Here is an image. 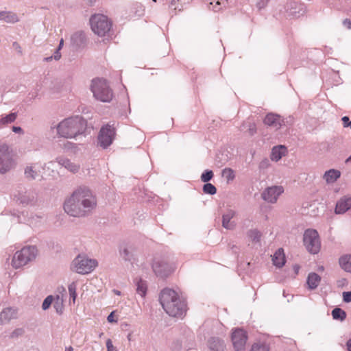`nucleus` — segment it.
<instances>
[{"label":"nucleus","instance_id":"29","mask_svg":"<svg viewBox=\"0 0 351 351\" xmlns=\"http://www.w3.org/2000/svg\"><path fill=\"white\" fill-rule=\"evenodd\" d=\"M43 219L42 215L32 213L27 217V222L31 227L38 228L43 225Z\"/></svg>","mask_w":351,"mask_h":351},{"label":"nucleus","instance_id":"57","mask_svg":"<svg viewBox=\"0 0 351 351\" xmlns=\"http://www.w3.org/2000/svg\"><path fill=\"white\" fill-rule=\"evenodd\" d=\"M293 269H294V271H295V274H298L299 269H300V267L298 265H295L293 266Z\"/></svg>","mask_w":351,"mask_h":351},{"label":"nucleus","instance_id":"44","mask_svg":"<svg viewBox=\"0 0 351 351\" xmlns=\"http://www.w3.org/2000/svg\"><path fill=\"white\" fill-rule=\"evenodd\" d=\"M270 166V162L268 158H263L259 163L260 169H266Z\"/></svg>","mask_w":351,"mask_h":351},{"label":"nucleus","instance_id":"1","mask_svg":"<svg viewBox=\"0 0 351 351\" xmlns=\"http://www.w3.org/2000/svg\"><path fill=\"white\" fill-rule=\"evenodd\" d=\"M97 205V197L87 186L75 189L64 203V210L70 216L84 217L90 215Z\"/></svg>","mask_w":351,"mask_h":351},{"label":"nucleus","instance_id":"34","mask_svg":"<svg viewBox=\"0 0 351 351\" xmlns=\"http://www.w3.org/2000/svg\"><path fill=\"white\" fill-rule=\"evenodd\" d=\"M136 292L142 298L145 296L147 293V285L145 282L141 280L136 282Z\"/></svg>","mask_w":351,"mask_h":351},{"label":"nucleus","instance_id":"48","mask_svg":"<svg viewBox=\"0 0 351 351\" xmlns=\"http://www.w3.org/2000/svg\"><path fill=\"white\" fill-rule=\"evenodd\" d=\"M343 300L346 302H351V291H345L343 293Z\"/></svg>","mask_w":351,"mask_h":351},{"label":"nucleus","instance_id":"46","mask_svg":"<svg viewBox=\"0 0 351 351\" xmlns=\"http://www.w3.org/2000/svg\"><path fill=\"white\" fill-rule=\"evenodd\" d=\"M107 351H118L117 349L113 346L111 339H108L106 341Z\"/></svg>","mask_w":351,"mask_h":351},{"label":"nucleus","instance_id":"38","mask_svg":"<svg viewBox=\"0 0 351 351\" xmlns=\"http://www.w3.org/2000/svg\"><path fill=\"white\" fill-rule=\"evenodd\" d=\"M203 191L206 194L215 195L217 193V189L213 184L206 183L203 186Z\"/></svg>","mask_w":351,"mask_h":351},{"label":"nucleus","instance_id":"47","mask_svg":"<svg viewBox=\"0 0 351 351\" xmlns=\"http://www.w3.org/2000/svg\"><path fill=\"white\" fill-rule=\"evenodd\" d=\"M341 120L343 121V125L344 128L350 127L351 128V121H350V119L348 117H347V116L343 117Z\"/></svg>","mask_w":351,"mask_h":351},{"label":"nucleus","instance_id":"21","mask_svg":"<svg viewBox=\"0 0 351 351\" xmlns=\"http://www.w3.org/2000/svg\"><path fill=\"white\" fill-rule=\"evenodd\" d=\"M263 122L265 125L274 127L276 129L280 128L282 125V120L280 117L278 115L272 113L268 114L264 119Z\"/></svg>","mask_w":351,"mask_h":351},{"label":"nucleus","instance_id":"24","mask_svg":"<svg viewBox=\"0 0 351 351\" xmlns=\"http://www.w3.org/2000/svg\"><path fill=\"white\" fill-rule=\"evenodd\" d=\"M56 160L59 165L64 167L65 169H68L72 173L77 172L80 169V166L72 162L67 158H58Z\"/></svg>","mask_w":351,"mask_h":351},{"label":"nucleus","instance_id":"11","mask_svg":"<svg viewBox=\"0 0 351 351\" xmlns=\"http://www.w3.org/2000/svg\"><path fill=\"white\" fill-rule=\"evenodd\" d=\"M115 136V129L110 125H106L102 127L98 135V145L104 149L110 146Z\"/></svg>","mask_w":351,"mask_h":351},{"label":"nucleus","instance_id":"6","mask_svg":"<svg viewBox=\"0 0 351 351\" xmlns=\"http://www.w3.org/2000/svg\"><path fill=\"white\" fill-rule=\"evenodd\" d=\"M97 265L95 259L89 258L84 255H78L72 263V269L81 274L90 273Z\"/></svg>","mask_w":351,"mask_h":351},{"label":"nucleus","instance_id":"36","mask_svg":"<svg viewBox=\"0 0 351 351\" xmlns=\"http://www.w3.org/2000/svg\"><path fill=\"white\" fill-rule=\"evenodd\" d=\"M76 289L77 285L75 282H71L68 287V290L70 296V302L72 300L73 304L75 302L77 297Z\"/></svg>","mask_w":351,"mask_h":351},{"label":"nucleus","instance_id":"62","mask_svg":"<svg viewBox=\"0 0 351 351\" xmlns=\"http://www.w3.org/2000/svg\"><path fill=\"white\" fill-rule=\"evenodd\" d=\"M127 338H128V341H131L132 340V334L129 333L127 336Z\"/></svg>","mask_w":351,"mask_h":351},{"label":"nucleus","instance_id":"18","mask_svg":"<svg viewBox=\"0 0 351 351\" xmlns=\"http://www.w3.org/2000/svg\"><path fill=\"white\" fill-rule=\"evenodd\" d=\"M237 215V212L232 209H228L222 215V226L227 230H234L236 223L231 219Z\"/></svg>","mask_w":351,"mask_h":351},{"label":"nucleus","instance_id":"26","mask_svg":"<svg viewBox=\"0 0 351 351\" xmlns=\"http://www.w3.org/2000/svg\"><path fill=\"white\" fill-rule=\"evenodd\" d=\"M341 176V172L337 169H330L326 171L324 176L323 178L325 180L326 183L332 184L334 183L338 178Z\"/></svg>","mask_w":351,"mask_h":351},{"label":"nucleus","instance_id":"25","mask_svg":"<svg viewBox=\"0 0 351 351\" xmlns=\"http://www.w3.org/2000/svg\"><path fill=\"white\" fill-rule=\"evenodd\" d=\"M208 346L211 351H223L225 344L223 340L218 337H212L208 341Z\"/></svg>","mask_w":351,"mask_h":351},{"label":"nucleus","instance_id":"13","mask_svg":"<svg viewBox=\"0 0 351 351\" xmlns=\"http://www.w3.org/2000/svg\"><path fill=\"white\" fill-rule=\"evenodd\" d=\"M284 192L282 186H272L266 188L261 194L262 198L269 203H276L278 197Z\"/></svg>","mask_w":351,"mask_h":351},{"label":"nucleus","instance_id":"2","mask_svg":"<svg viewBox=\"0 0 351 351\" xmlns=\"http://www.w3.org/2000/svg\"><path fill=\"white\" fill-rule=\"evenodd\" d=\"M159 301L164 311L171 317H181L186 311V304L173 289L165 288L160 293Z\"/></svg>","mask_w":351,"mask_h":351},{"label":"nucleus","instance_id":"39","mask_svg":"<svg viewBox=\"0 0 351 351\" xmlns=\"http://www.w3.org/2000/svg\"><path fill=\"white\" fill-rule=\"evenodd\" d=\"M222 176L225 177L228 181L232 180L235 176L234 171L230 168H226L222 171Z\"/></svg>","mask_w":351,"mask_h":351},{"label":"nucleus","instance_id":"56","mask_svg":"<svg viewBox=\"0 0 351 351\" xmlns=\"http://www.w3.org/2000/svg\"><path fill=\"white\" fill-rule=\"evenodd\" d=\"M347 347L348 351H351V339L347 342Z\"/></svg>","mask_w":351,"mask_h":351},{"label":"nucleus","instance_id":"27","mask_svg":"<svg viewBox=\"0 0 351 351\" xmlns=\"http://www.w3.org/2000/svg\"><path fill=\"white\" fill-rule=\"evenodd\" d=\"M339 264L343 271L351 274V254H344L340 256Z\"/></svg>","mask_w":351,"mask_h":351},{"label":"nucleus","instance_id":"40","mask_svg":"<svg viewBox=\"0 0 351 351\" xmlns=\"http://www.w3.org/2000/svg\"><path fill=\"white\" fill-rule=\"evenodd\" d=\"M53 300H54V298L53 297V295H48L43 301V304H42V308L43 310H47L48 309L50 306L51 305V304L53 302Z\"/></svg>","mask_w":351,"mask_h":351},{"label":"nucleus","instance_id":"45","mask_svg":"<svg viewBox=\"0 0 351 351\" xmlns=\"http://www.w3.org/2000/svg\"><path fill=\"white\" fill-rule=\"evenodd\" d=\"M23 333L24 330L23 328H16L11 333L10 337L12 338H15L21 336Z\"/></svg>","mask_w":351,"mask_h":351},{"label":"nucleus","instance_id":"15","mask_svg":"<svg viewBox=\"0 0 351 351\" xmlns=\"http://www.w3.org/2000/svg\"><path fill=\"white\" fill-rule=\"evenodd\" d=\"M24 176L28 181L35 180L43 177L39 166L35 163L29 164L25 167Z\"/></svg>","mask_w":351,"mask_h":351},{"label":"nucleus","instance_id":"50","mask_svg":"<svg viewBox=\"0 0 351 351\" xmlns=\"http://www.w3.org/2000/svg\"><path fill=\"white\" fill-rule=\"evenodd\" d=\"M267 4L266 0H259L256 5L259 9L263 8Z\"/></svg>","mask_w":351,"mask_h":351},{"label":"nucleus","instance_id":"9","mask_svg":"<svg viewBox=\"0 0 351 351\" xmlns=\"http://www.w3.org/2000/svg\"><path fill=\"white\" fill-rule=\"evenodd\" d=\"M304 244L306 250L311 254H317L321 247L319 237L317 230L308 229L304 233Z\"/></svg>","mask_w":351,"mask_h":351},{"label":"nucleus","instance_id":"33","mask_svg":"<svg viewBox=\"0 0 351 351\" xmlns=\"http://www.w3.org/2000/svg\"><path fill=\"white\" fill-rule=\"evenodd\" d=\"M332 316L334 319L343 321L346 317V312L340 308H335L332 311Z\"/></svg>","mask_w":351,"mask_h":351},{"label":"nucleus","instance_id":"42","mask_svg":"<svg viewBox=\"0 0 351 351\" xmlns=\"http://www.w3.org/2000/svg\"><path fill=\"white\" fill-rule=\"evenodd\" d=\"M251 351H269V348L265 344L254 343L252 347Z\"/></svg>","mask_w":351,"mask_h":351},{"label":"nucleus","instance_id":"61","mask_svg":"<svg viewBox=\"0 0 351 351\" xmlns=\"http://www.w3.org/2000/svg\"><path fill=\"white\" fill-rule=\"evenodd\" d=\"M113 292H114L116 295H121V291H119V290L114 289V290H113Z\"/></svg>","mask_w":351,"mask_h":351},{"label":"nucleus","instance_id":"14","mask_svg":"<svg viewBox=\"0 0 351 351\" xmlns=\"http://www.w3.org/2000/svg\"><path fill=\"white\" fill-rule=\"evenodd\" d=\"M152 269L156 275L161 278L167 276L172 271L169 264L160 258L154 260Z\"/></svg>","mask_w":351,"mask_h":351},{"label":"nucleus","instance_id":"58","mask_svg":"<svg viewBox=\"0 0 351 351\" xmlns=\"http://www.w3.org/2000/svg\"><path fill=\"white\" fill-rule=\"evenodd\" d=\"M53 59V56H49V57H47V58H44V61L45 62H49L51 60H52Z\"/></svg>","mask_w":351,"mask_h":351},{"label":"nucleus","instance_id":"28","mask_svg":"<svg viewBox=\"0 0 351 351\" xmlns=\"http://www.w3.org/2000/svg\"><path fill=\"white\" fill-rule=\"evenodd\" d=\"M321 281V277L316 273H310L307 278V285L309 289H315Z\"/></svg>","mask_w":351,"mask_h":351},{"label":"nucleus","instance_id":"51","mask_svg":"<svg viewBox=\"0 0 351 351\" xmlns=\"http://www.w3.org/2000/svg\"><path fill=\"white\" fill-rule=\"evenodd\" d=\"M343 25L348 29H351V21L350 19H345L343 21Z\"/></svg>","mask_w":351,"mask_h":351},{"label":"nucleus","instance_id":"60","mask_svg":"<svg viewBox=\"0 0 351 351\" xmlns=\"http://www.w3.org/2000/svg\"><path fill=\"white\" fill-rule=\"evenodd\" d=\"M64 351H73V348L72 346H69L65 348Z\"/></svg>","mask_w":351,"mask_h":351},{"label":"nucleus","instance_id":"43","mask_svg":"<svg viewBox=\"0 0 351 351\" xmlns=\"http://www.w3.org/2000/svg\"><path fill=\"white\" fill-rule=\"evenodd\" d=\"M84 38V36L82 33H75L72 36L71 41L73 43V44H75L76 45H80L79 43H76V40L79 39L80 42L82 43Z\"/></svg>","mask_w":351,"mask_h":351},{"label":"nucleus","instance_id":"22","mask_svg":"<svg viewBox=\"0 0 351 351\" xmlns=\"http://www.w3.org/2000/svg\"><path fill=\"white\" fill-rule=\"evenodd\" d=\"M287 153V147L284 145H278L273 147L271 154V160L275 162L280 160Z\"/></svg>","mask_w":351,"mask_h":351},{"label":"nucleus","instance_id":"5","mask_svg":"<svg viewBox=\"0 0 351 351\" xmlns=\"http://www.w3.org/2000/svg\"><path fill=\"white\" fill-rule=\"evenodd\" d=\"M37 252V248L35 246L29 245L23 247L14 254L12 260V267L18 269L25 265L35 259Z\"/></svg>","mask_w":351,"mask_h":351},{"label":"nucleus","instance_id":"20","mask_svg":"<svg viewBox=\"0 0 351 351\" xmlns=\"http://www.w3.org/2000/svg\"><path fill=\"white\" fill-rule=\"evenodd\" d=\"M136 247L132 244H124L120 247V255L125 260L131 261L134 257Z\"/></svg>","mask_w":351,"mask_h":351},{"label":"nucleus","instance_id":"32","mask_svg":"<svg viewBox=\"0 0 351 351\" xmlns=\"http://www.w3.org/2000/svg\"><path fill=\"white\" fill-rule=\"evenodd\" d=\"M3 14H2L1 19L4 20L7 23H14L19 21V17L16 14L13 12H2Z\"/></svg>","mask_w":351,"mask_h":351},{"label":"nucleus","instance_id":"35","mask_svg":"<svg viewBox=\"0 0 351 351\" xmlns=\"http://www.w3.org/2000/svg\"><path fill=\"white\" fill-rule=\"evenodd\" d=\"M247 237L252 241L258 243L261 239V233L258 230L253 229L247 232Z\"/></svg>","mask_w":351,"mask_h":351},{"label":"nucleus","instance_id":"23","mask_svg":"<svg viewBox=\"0 0 351 351\" xmlns=\"http://www.w3.org/2000/svg\"><path fill=\"white\" fill-rule=\"evenodd\" d=\"M285 255L284 253V250L282 248H279L276 251L274 254L272 256V262L273 264L276 267H282L285 263Z\"/></svg>","mask_w":351,"mask_h":351},{"label":"nucleus","instance_id":"16","mask_svg":"<svg viewBox=\"0 0 351 351\" xmlns=\"http://www.w3.org/2000/svg\"><path fill=\"white\" fill-rule=\"evenodd\" d=\"M351 210V195L342 196L336 203L335 213L342 215Z\"/></svg>","mask_w":351,"mask_h":351},{"label":"nucleus","instance_id":"54","mask_svg":"<svg viewBox=\"0 0 351 351\" xmlns=\"http://www.w3.org/2000/svg\"><path fill=\"white\" fill-rule=\"evenodd\" d=\"M13 47H14L15 49H16L19 53H21L22 51H21V47H20L19 44L16 42H14L13 43Z\"/></svg>","mask_w":351,"mask_h":351},{"label":"nucleus","instance_id":"52","mask_svg":"<svg viewBox=\"0 0 351 351\" xmlns=\"http://www.w3.org/2000/svg\"><path fill=\"white\" fill-rule=\"evenodd\" d=\"M53 56L55 60H59L61 58V53L60 52V50L57 49Z\"/></svg>","mask_w":351,"mask_h":351},{"label":"nucleus","instance_id":"41","mask_svg":"<svg viewBox=\"0 0 351 351\" xmlns=\"http://www.w3.org/2000/svg\"><path fill=\"white\" fill-rule=\"evenodd\" d=\"M213 177V172L211 170L205 171L201 176V180L204 182L210 181Z\"/></svg>","mask_w":351,"mask_h":351},{"label":"nucleus","instance_id":"31","mask_svg":"<svg viewBox=\"0 0 351 351\" xmlns=\"http://www.w3.org/2000/svg\"><path fill=\"white\" fill-rule=\"evenodd\" d=\"M246 129V132L250 136H254L257 131L256 125L254 122L247 121H244L241 125V130L243 131Z\"/></svg>","mask_w":351,"mask_h":351},{"label":"nucleus","instance_id":"53","mask_svg":"<svg viewBox=\"0 0 351 351\" xmlns=\"http://www.w3.org/2000/svg\"><path fill=\"white\" fill-rule=\"evenodd\" d=\"M107 320L110 323L116 322L117 321L114 319V313L112 312L110 313V315L107 317Z\"/></svg>","mask_w":351,"mask_h":351},{"label":"nucleus","instance_id":"49","mask_svg":"<svg viewBox=\"0 0 351 351\" xmlns=\"http://www.w3.org/2000/svg\"><path fill=\"white\" fill-rule=\"evenodd\" d=\"M12 130L14 133H19V134H24L23 129L19 126H13L12 128Z\"/></svg>","mask_w":351,"mask_h":351},{"label":"nucleus","instance_id":"12","mask_svg":"<svg viewBox=\"0 0 351 351\" xmlns=\"http://www.w3.org/2000/svg\"><path fill=\"white\" fill-rule=\"evenodd\" d=\"M232 341L235 351H245L247 334L241 328H235L232 333Z\"/></svg>","mask_w":351,"mask_h":351},{"label":"nucleus","instance_id":"7","mask_svg":"<svg viewBox=\"0 0 351 351\" xmlns=\"http://www.w3.org/2000/svg\"><path fill=\"white\" fill-rule=\"evenodd\" d=\"M91 29L95 34L104 36L108 33L112 26L108 17L103 14H95L90 19Z\"/></svg>","mask_w":351,"mask_h":351},{"label":"nucleus","instance_id":"64","mask_svg":"<svg viewBox=\"0 0 351 351\" xmlns=\"http://www.w3.org/2000/svg\"><path fill=\"white\" fill-rule=\"evenodd\" d=\"M2 14H3V13L2 12H0V20H1Z\"/></svg>","mask_w":351,"mask_h":351},{"label":"nucleus","instance_id":"10","mask_svg":"<svg viewBox=\"0 0 351 351\" xmlns=\"http://www.w3.org/2000/svg\"><path fill=\"white\" fill-rule=\"evenodd\" d=\"M13 200L23 206H33L37 201V194L32 190L19 189L12 194Z\"/></svg>","mask_w":351,"mask_h":351},{"label":"nucleus","instance_id":"30","mask_svg":"<svg viewBox=\"0 0 351 351\" xmlns=\"http://www.w3.org/2000/svg\"><path fill=\"white\" fill-rule=\"evenodd\" d=\"M16 118V112H11L9 114H2L0 116V128L14 122Z\"/></svg>","mask_w":351,"mask_h":351},{"label":"nucleus","instance_id":"17","mask_svg":"<svg viewBox=\"0 0 351 351\" xmlns=\"http://www.w3.org/2000/svg\"><path fill=\"white\" fill-rule=\"evenodd\" d=\"M18 317V311L13 307L4 308L0 312V325H5L10 322L11 320L16 319Z\"/></svg>","mask_w":351,"mask_h":351},{"label":"nucleus","instance_id":"19","mask_svg":"<svg viewBox=\"0 0 351 351\" xmlns=\"http://www.w3.org/2000/svg\"><path fill=\"white\" fill-rule=\"evenodd\" d=\"M58 294L56 295L53 300V307L58 314H62L64 310V293L66 289L64 287H60L58 289Z\"/></svg>","mask_w":351,"mask_h":351},{"label":"nucleus","instance_id":"63","mask_svg":"<svg viewBox=\"0 0 351 351\" xmlns=\"http://www.w3.org/2000/svg\"><path fill=\"white\" fill-rule=\"evenodd\" d=\"M351 162V155L346 159V162Z\"/></svg>","mask_w":351,"mask_h":351},{"label":"nucleus","instance_id":"4","mask_svg":"<svg viewBox=\"0 0 351 351\" xmlns=\"http://www.w3.org/2000/svg\"><path fill=\"white\" fill-rule=\"evenodd\" d=\"M90 90L94 97L102 102L112 100L113 93L106 80L95 78L92 80Z\"/></svg>","mask_w":351,"mask_h":351},{"label":"nucleus","instance_id":"37","mask_svg":"<svg viewBox=\"0 0 351 351\" xmlns=\"http://www.w3.org/2000/svg\"><path fill=\"white\" fill-rule=\"evenodd\" d=\"M190 0H170V6L174 7V10H182L183 5L189 3Z\"/></svg>","mask_w":351,"mask_h":351},{"label":"nucleus","instance_id":"55","mask_svg":"<svg viewBox=\"0 0 351 351\" xmlns=\"http://www.w3.org/2000/svg\"><path fill=\"white\" fill-rule=\"evenodd\" d=\"M63 45H64V40H63V38H62V39L60 40V43H59V45H58V50H60V49L62 48Z\"/></svg>","mask_w":351,"mask_h":351},{"label":"nucleus","instance_id":"59","mask_svg":"<svg viewBox=\"0 0 351 351\" xmlns=\"http://www.w3.org/2000/svg\"><path fill=\"white\" fill-rule=\"evenodd\" d=\"M89 5H93L95 0H84Z\"/></svg>","mask_w":351,"mask_h":351},{"label":"nucleus","instance_id":"3","mask_svg":"<svg viewBox=\"0 0 351 351\" xmlns=\"http://www.w3.org/2000/svg\"><path fill=\"white\" fill-rule=\"evenodd\" d=\"M86 126V121L82 117L76 116L62 120L56 128L60 136L72 138L82 134L84 132Z\"/></svg>","mask_w":351,"mask_h":351},{"label":"nucleus","instance_id":"8","mask_svg":"<svg viewBox=\"0 0 351 351\" xmlns=\"http://www.w3.org/2000/svg\"><path fill=\"white\" fill-rule=\"evenodd\" d=\"M16 165L9 146L0 143V173L5 174L12 170Z\"/></svg>","mask_w":351,"mask_h":351}]
</instances>
